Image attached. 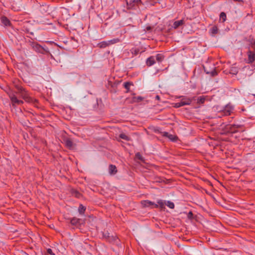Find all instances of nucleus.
I'll use <instances>...</instances> for the list:
<instances>
[{"instance_id": "39448f33", "label": "nucleus", "mask_w": 255, "mask_h": 255, "mask_svg": "<svg viewBox=\"0 0 255 255\" xmlns=\"http://www.w3.org/2000/svg\"><path fill=\"white\" fill-rule=\"evenodd\" d=\"M105 239L110 243L118 245L120 243V240L116 236H110L108 234V237H106V235H103Z\"/></svg>"}, {"instance_id": "c756f323", "label": "nucleus", "mask_w": 255, "mask_h": 255, "mask_svg": "<svg viewBox=\"0 0 255 255\" xmlns=\"http://www.w3.org/2000/svg\"><path fill=\"white\" fill-rule=\"evenodd\" d=\"M220 19L223 20V22H224L226 20V14L224 12H221L220 14Z\"/></svg>"}, {"instance_id": "f8f14e48", "label": "nucleus", "mask_w": 255, "mask_h": 255, "mask_svg": "<svg viewBox=\"0 0 255 255\" xmlns=\"http://www.w3.org/2000/svg\"><path fill=\"white\" fill-rule=\"evenodd\" d=\"M155 61L154 56H150L146 61V64L147 66H151L155 64Z\"/></svg>"}, {"instance_id": "423d86ee", "label": "nucleus", "mask_w": 255, "mask_h": 255, "mask_svg": "<svg viewBox=\"0 0 255 255\" xmlns=\"http://www.w3.org/2000/svg\"><path fill=\"white\" fill-rule=\"evenodd\" d=\"M248 62L249 64H252L255 61V51L249 50L247 52Z\"/></svg>"}, {"instance_id": "2eb2a0df", "label": "nucleus", "mask_w": 255, "mask_h": 255, "mask_svg": "<svg viewBox=\"0 0 255 255\" xmlns=\"http://www.w3.org/2000/svg\"><path fill=\"white\" fill-rule=\"evenodd\" d=\"M204 71L205 72L207 73V74H210L213 77L214 76H215L216 75H218V72L217 71H216V68L214 67L213 70H212L211 71H208L207 68L205 67H204Z\"/></svg>"}, {"instance_id": "c85d7f7f", "label": "nucleus", "mask_w": 255, "mask_h": 255, "mask_svg": "<svg viewBox=\"0 0 255 255\" xmlns=\"http://www.w3.org/2000/svg\"><path fill=\"white\" fill-rule=\"evenodd\" d=\"M131 52L132 54L137 55L139 53V49L137 48H132L131 50Z\"/></svg>"}, {"instance_id": "2f4dec72", "label": "nucleus", "mask_w": 255, "mask_h": 255, "mask_svg": "<svg viewBox=\"0 0 255 255\" xmlns=\"http://www.w3.org/2000/svg\"><path fill=\"white\" fill-rule=\"evenodd\" d=\"M168 138L172 141H174L177 138V136L172 134H169L168 136Z\"/></svg>"}, {"instance_id": "f03ea898", "label": "nucleus", "mask_w": 255, "mask_h": 255, "mask_svg": "<svg viewBox=\"0 0 255 255\" xmlns=\"http://www.w3.org/2000/svg\"><path fill=\"white\" fill-rule=\"evenodd\" d=\"M225 130L228 133L233 134L238 132H243L245 130V128L241 125L229 124L225 126Z\"/></svg>"}, {"instance_id": "5701e85b", "label": "nucleus", "mask_w": 255, "mask_h": 255, "mask_svg": "<svg viewBox=\"0 0 255 255\" xmlns=\"http://www.w3.org/2000/svg\"><path fill=\"white\" fill-rule=\"evenodd\" d=\"M119 137L126 141H129L130 140V138L124 133H121Z\"/></svg>"}, {"instance_id": "b1692460", "label": "nucleus", "mask_w": 255, "mask_h": 255, "mask_svg": "<svg viewBox=\"0 0 255 255\" xmlns=\"http://www.w3.org/2000/svg\"><path fill=\"white\" fill-rule=\"evenodd\" d=\"M210 31L212 35L216 34L218 32V28L216 25H215L212 27Z\"/></svg>"}, {"instance_id": "a878e982", "label": "nucleus", "mask_w": 255, "mask_h": 255, "mask_svg": "<svg viewBox=\"0 0 255 255\" xmlns=\"http://www.w3.org/2000/svg\"><path fill=\"white\" fill-rule=\"evenodd\" d=\"M86 210V208L82 204H80L79 209L78 211L80 214H84Z\"/></svg>"}, {"instance_id": "412c9836", "label": "nucleus", "mask_w": 255, "mask_h": 255, "mask_svg": "<svg viewBox=\"0 0 255 255\" xmlns=\"http://www.w3.org/2000/svg\"><path fill=\"white\" fill-rule=\"evenodd\" d=\"M120 41V40L119 38H114L112 40L108 41V43L109 44V46L114 44L116 43H117Z\"/></svg>"}, {"instance_id": "f704fd0d", "label": "nucleus", "mask_w": 255, "mask_h": 255, "mask_svg": "<svg viewBox=\"0 0 255 255\" xmlns=\"http://www.w3.org/2000/svg\"><path fill=\"white\" fill-rule=\"evenodd\" d=\"M251 47L255 51V39L251 42Z\"/></svg>"}, {"instance_id": "a211bd4d", "label": "nucleus", "mask_w": 255, "mask_h": 255, "mask_svg": "<svg viewBox=\"0 0 255 255\" xmlns=\"http://www.w3.org/2000/svg\"><path fill=\"white\" fill-rule=\"evenodd\" d=\"M133 85V83L130 82H126L124 84L125 88L127 90L126 93H128L130 91V86Z\"/></svg>"}, {"instance_id": "f3484780", "label": "nucleus", "mask_w": 255, "mask_h": 255, "mask_svg": "<svg viewBox=\"0 0 255 255\" xmlns=\"http://www.w3.org/2000/svg\"><path fill=\"white\" fill-rule=\"evenodd\" d=\"M66 146L69 149L73 148V142L70 138H67L65 140Z\"/></svg>"}, {"instance_id": "c9c22d12", "label": "nucleus", "mask_w": 255, "mask_h": 255, "mask_svg": "<svg viewBox=\"0 0 255 255\" xmlns=\"http://www.w3.org/2000/svg\"><path fill=\"white\" fill-rule=\"evenodd\" d=\"M47 252L48 254L51 255H55V254L53 253L52 250L51 249H48L47 250Z\"/></svg>"}, {"instance_id": "aec40b11", "label": "nucleus", "mask_w": 255, "mask_h": 255, "mask_svg": "<svg viewBox=\"0 0 255 255\" xmlns=\"http://www.w3.org/2000/svg\"><path fill=\"white\" fill-rule=\"evenodd\" d=\"M206 97L204 96H201L198 98L197 100V103L198 104H203L205 103Z\"/></svg>"}, {"instance_id": "393cba45", "label": "nucleus", "mask_w": 255, "mask_h": 255, "mask_svg": "<svg viewBox=\"0 0 255 255\" xmlns=\"http://www.w3.org/2000/svg\"><path fill=\"white\" fill-rule=\"evenodd\" d=\"M80 219L76 218H73L71 220V223L73 225H76L80 223Z\"/></svg>"}, {"instance_id": "6e6552de", "label": "nucleus", "mask_w": 255, "mask_h": 255, "mask_svg": "<svg viewBox=\"0 0 255 255\" xmlns=\"http://www.w3.org/2000/svg\"><path fill=\"white\" fill-rule=\"evenodd\" d=\"M141 2V0H127V4L128 9L132 8L138 2Z\"/></svg>"}, {"instance_id": "ddd939ff", "label": "nucleus", "mask_w": 255, "mask_h": 255, "mask_svg": "<svg viewBox=\"0 0 255 255\" xmlns=\"http://www.w3.org/2000/svg\"><path fill=\"white\" fill-rule=\"evenodd\" d=\"M1 21L5 26H9L11 24L10 20L5 16L1 17Z\"/></svg>"}, {"instance_id": "9b49d317", "label": "nucleus", "mask_w": 255, "mask_h": 255, "mask_svg": "<svg viewBox=\"0 0 255 255\" xmlns=\"http://www.w3.org/2000/svg\"><path fill=\"white\" fill-rule=\"evenodd\" d=\"M118 172L116 165L110 164L109 166V173L110 175H115Z\"/></svg>"}, {"instance_id": "7ed1b4c3", "label": "nucleus", "mask_w": 255, "mask_h": 255, "mask_svg": "<svg viewBox=\"0 0 255 255\" xmlns=\"http://www.w3.org/2000/svg\"><path fill=\"white\" fill-rule=\"evenodd\" d=\"M8 96L10 100L11 105L13 108H15L17 106L23 104V101L22 100L18 99L14 94L10 93L8 94Z\"/></svg>"}, {"instance_id": "bb28decb", "label": "nucleus", "mask_w": 255, "mask_h": 255, "mask_svg": "<svg viewBox=\"0 0 255 255\" xmlns=\"http://www.w3.org/2000/svg\"><path fill=\"white\" fill-rule=\"evenodd\" d=\"M135 158H136L137 159L140 160L143 163L145 162L144 158L142 157V156L139 152H137L135 154Z\"/></svg>"}, {"instance_id": "473e14b6", "label": "nucleus", "mask_w": 255, "mask_h": 255, "mask_svg": "<svg viewBox=\"0 0 255 255\" xmlns=\"http://www.w3.org/2000/svg\"><path fill=\"white\" fill-rule=\"evenodd\" d=\"M183 106V105H182V102L180 101L179 103H177L175 104L174 107L175 108H179L180 107Z\"/></svg>"}, {"instance_id": "7c9ffc66", "label": "nucleus", "mask_w": 255, "mask_h": 255, "mask_svg": "<svg viewBox=\"0 0 255 255\" xmlns=\"http://www.w3.org/2000/svg\"><path fill=\"white\" fill-rule=\"evenodd\" d=\"M166 205L170 209H173L174 208V204L173 202L171 201H167L166 203Z\"/></svg>"}, {"instance_id": "4468645a", "label": "nucleus", "mask_w": 255, "mask_h": 255, "mask_svg": "<svg viewBox=\"0 0 255 255\" xmlns=\"http://www.w3.org/2000/svg\"><path fill=\"white\" fill-rule=\"evenodd\" d=\"M143 100V98L141 96H138V97H135L133 96L131 101L130 102V103L133 104L134 103H139L140 102H141Z\"/></svg>"}, {"instance_id": "9d476101", "label": "nucleus", "mask_w": 255, "mask_h": 255, "mask_svg": "<svg viewBox=\"0 0 255 255\" xmlns=\"http://www.w3.org/2000/svg\"><path fill=\"white\" fill-rule=\"evenodd\" d=\"M31 46L34 50L39 53H42L44 50L43 48L37 43H33Z\"/></svg>"}, {"instance_id": "6ab92c4d", "label": "nucleus", "mask_w": 255, "mask_h": 255, "mask_svg": "<svg viewBox=\"0 0 255 255\" xmlns=\"http://www.w3.org/2000/svg\"><path fill=\"white\" fill-rule=\"evenodd\" d=\"M97 46L100 48H105L109 46V44L108 41H104L99 43L97 44Z\"/></svg>"}, {"instance_id": "4be33fe9", "label": "nucleus", "mask_w": 255, "mask_h": 255, "mask_svg": "<svg viewBox=\"0 0 255 255\" xmlns=\"http://www.w3.org/2000/svg\"><path fill=\"white\" fill-rule=\"evenodd\" d=\"M164 58V55L161 54H157L156 55V60L158 62H162Z\"/></svg>"}, {"instance_id": "4c0bfd02", "label": "nucleus", "mask_w": 255, "mask_h": 255, "mask_svg": "<svg viewBox=\"0 0 255 255\" xmlns=\"http://www.w3.org/2000/svg\"><path fill=\"white\" fill-rule=\"evenodd\" d=\"M151 27L150 26H147V27H146V30L147 31H149V30H151Z\"/></svg>"}, {"instance_id": "72a5a7b5", "label": "nucleus", "mask_w": 255, "mask_h": 255, "mask_svg": "<svg viewBox=\"0 0 255 255\" xmlns=\"http://www.w3.org/2000/svg\"><path fill=\"white\" fill-rule=\"evenodd\" d=\"M187 216L189 219H192L193 216V214L192 212L190 211L188 213Z\"/></svg>"}, {"instance_id": "1a4fd4ad", "label": "nucleus", "mask_w": 255, "mask_h": 255, "mask_svg": "<svg viewBox=\"0 0 255 255\" xmlns=\"http://www.w3.org/2000/svg\"><path fill=\"white\" fill-rule=\"evenodd\" d=\"M193 100H195V97H193V98H190L186 97H183L181 102H182V105L185 106L190 105Z\"/></svg>"}, {"instance_id": "ea45409f", "label": "nucleus", "mask_w": 255, "mask_h": 255, "mask_svg": "<svg viewBox=\"0 0 255 255\" xmlns=\"http://www.w3.org/2000/svg\"><path fill=\"white\" fill-rule=\"evenodd\" d=\"M156 99H157V100H159V99H160L159 96H158V95H157V96H156Z\"/></svg>"}, {"instance_id": "79ce46f5", "label": "nucleus", "mask_w": 255, "mask_h": 255, "mask_svg": "<svg viewBox=\"0 0 255 255\" xmlns=\"http://www.w3.org/2000/svg\"><path fill=\"white\" fill-rule=\"evenodd\" d=\"M235 1H241V0H234Z\"/></svg>"}, {"instance_id": "37998d69", "label": "nucleus", "mask_w": 255, "mask_h": 255, "mask_svg": "<svg viewBox=\"0 0 255 255\" xmlns=\"http://www.w3.org/2000/svg\"><path fill=\"white\" fill-rule=\"evenodd\" d=\"M132 95L133 96H134V95H135V93H132Z\"/></svg>"}, {"instance_id": "cd10ccee", "label": "nucleus", "mask_w": 255, "mask_h": 255, "mask_svg": "<svg viewBox=\"0 0 255 255\" xmlns=\"http://www.w3.org/2000/svg\"><path fill=\"white\" fill-rule=\"evenodd\" d=\"M157 203H158V206H159V207L161 209H164L165 208V207H164V205L165 204V202L163 201L162 200H159L157 201Z\"/></svg>"}, {"instance_id": "0eeeda50", "label": "nucleus", "mask_w": 255, "mask_h": 255, "mask_svg": "<svg viewBox=\"0 0 255 255\" xmlns=\"http://www.w3.org/2000/svg\"><path fill=\"white\" fill-rule=\"evenodd\" d=\"M141 204L143 207H148L151 206H153V207L155 208H157L158 207V205L157 204L148 200L142 201L141 202Z\"/></svg>"}, {"instance_id": "a19ab883", "label": "nucleus", "mask_w": 255, "mask_h": 255, "mask_svg": "<svg viewBox=\"0 0 255 255\" xmlns=\"http://www.w3.org/2000/svg\"><path fill=\"white\" fill-rule=\"evenodd\" d=\"M108 234H109V233H107L104 234V235H106V237H108Z\"/></svg>"}, {"instance_id": "f257e3e1", "label": "nucleus", "mask_w": 255, "mask_h": 255, "mask_svg": "<svg viewBox=\"0 0 255 255\" xmlns=\"http://www.w3.org/2000/svg\"><path fill=\"white\" fill-rule=\"evenodd\" d=\"M15 88L17 89L16 94H19L20 97L27 103H32L37 107L38 100L30 97L28 92L23 87L19 85H15Z\"/></svg>"}, {"instance_id": "dca6fc26", "label": "nucleus", "mask_w": 255, "mask_h": 255, "mask_svg": "<svg viewBox=\"0 0 255 255\" xmlns=\"http://www.w3.org/2000/svg\"><path fill=\"white\" fill-rule=\"evenodd\" d=\"M184 23V21L183 19H181V20H178V21H175L173 23V27H174V29H177L180 26L183 25Z\"/></svg>"}, {"instance_id": "20e7f679", "label": "nucleus", "mask_w": 255, "mask_h": 255, "mask_svg": "<svg viewBox=\"0 0 255 255\" xmlns=\"http://www.w3.org/2000/svg\"><path fill=\"white\" fill-rule=\"evenodd\" d=\"M234 108L231 105H227L225 106L224 109L220 112V113L222 116H228L232 115L233 113Z\"/></svg>"}, {"instance_id": "e433bc0d", "label": "nucleus", "mask_w": 255, "mask_h": 255, "mask_svg": "<svg viewBox=\"0 0 255 255\" xmlns=\"http://www.w3.org/2000/svg\"><path fill=\"white\" fill-rule=\"evenodd\" d=\"M169 135V133L167 132H165L163 134V135L164 136L168 137Z\"/></svg>"}, {"instance_id": "58836bf2", "label": "nucleus", "mask_w": 255, "mask_h": 255, "mask_svg": "<svg viewBox=\"0 0 255 255\" xmlns=\"http://www.w3.org/2000/svg\"><path fill=\"white\" fill-rule=\"evenodd\" d=\"M80 194L79 192H76V196L77 197H79V196H78V195H80Z\"/></svg>"}]
</instances>
